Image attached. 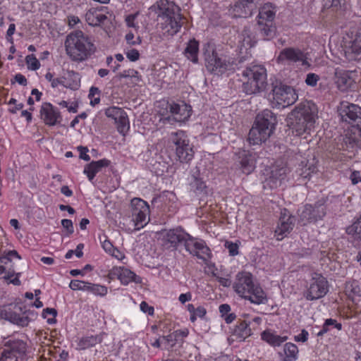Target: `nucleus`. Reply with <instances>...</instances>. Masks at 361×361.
I'll list each match as a JSON object with an SVG mask.
<instances>
[{
    "mask_svg": "<svg viewBox=\"0 0 361 361\" xmlns=\"http://www.w3.org/2000/svg\"><path fill=\"white\" fill-rule=\"evenodd\" d=\"M295 217L287 209L281 211L279 221L275 230V236L278 240H283L293 229Z\"/></svg>",
    "mask_w": 361,
    "mask_h": 361,
    "instance_id": "nucleus-20",
    "label": "nucleus"
},
{
    "mask_svg": "<svg viewBox=\"0 0 361 361\" xmlns=\"http://www.w3.org/2000/svg\"><path fill=\"white\" fill-rule=\"evenodd\" d=\"M299 221L302 223L303 225L307 223L314 222L312 218V213L310 210V204H305L302 209L298 210Z\"/></svg>",
    "mask_w": 361,
    "mask_h": 361,
    "instance_id": "nucleus-41",
    "label": "nucleus"
},
{
    "mask_svg": "<svg viewBox=\"0 0 361 361\" xmlns=\"http://www.w3.org/2000/svg\"><path fill=\"white\" fill-rule=\"evenodd\" d=\"M119 280L123 285H128L130 282L141 283L142 278L136 275L131 270L121 267Z\"/></svg>",
    "mask_w": 361,
    "mask_h": 361,
    "instance_id": "nucleus-38",
    "label": "nucleus"
},
{
    "mask_svg": "<svg viewBox=\"0 0 361 361\" xmlns=\"http://www.w3.org/2000/svg\"><path fill=\"white\" fill-rule=\"evenodd\" d=\"M62 226L67 231L68 235H71L74 232L73 222L70 219H63L61 221Z\"/></svg>",
    "mask_w": 361,
    "mask_h": 361,
    "instance_id": "nucleus-55",
    "label": "nucleus"
},
{
    "mask_svg": "<svg viewBox=\"0 0 361 361\" xmlns=\"http://www.w3.org/2000/svg\"><path fill=\"white\" fill-rule=\"evenodd\" d=\"M308 54L298 48L287 47L283 49L276 57V62L280 64L300 63L302 66H310L308 62Z\"/></svg>",
    "mask_w": 361,
    "mask_h": 361,
    "instance_id": "nucleus-11",
    "label": "nucleus"
},
{
    "mask_svg": "<svg viewBox=\"0 0 361 361\" xmlns=\"http://www.w3.org/2000/svg\"><path fill=\"white\" fill-rule=\"evenodd\" d=\"M219 312L222 317L228 314L231 311V307L228 304H222L219 307Z\"/></svg>",
    "mask_w": 361,
    "mask_h": 361,
    "instance_id": "nucleus-64",
    "label": "nucleus"
},
{
    "mask_svg": "<svg viewBox=\"0 0 361 361\" xmlns=\"http://www.w3.org/2000/svg\"><path fill=\"white\" fill-rule=\"evenodd\" d=\"M185 250L191 255L203 260L208 262L212 257L209 247L203 240H198L190 235L185 245Z\"/></svg>",
    "mask_w": 361,
    "mask_h": 361,
    "instance_id": "nucleus-18",
    "label": "nucleus"
},
{
    "mask_svg": "<svg viewBox=\"0 0 361 361\" xmlns=\"http://www.w3.org/2000/svg\"><path fill=\"white\" fill-rule=\"evenodd\" d=\"M21 273H16L14 269H9L3 279L8 283H12L14 286H20L21 282L19 279Z\"/></svg>",
    "mask_w": 361,
    "mask_h": 361,
    "instance_id": "nucleus-42",
    "label": "nucleus"
},
{
    "mask_svg": "<svg viewBox=\"0 0 361 361\" xmlns=\"http://www.w3.org/2000/svg\"><path fill=\"white\" fill-rule=\"evenodd\" d=\"M103 337L101 334L99 335H91L82 337L78 343L80 349L85 350L87 348L93 347L97 343H102Z\"/></svg>",
    "mask_w": 361,
    "mask_h": 361,
    "instance_id": "nucleus-39",
    "label": "nucleus"
},
{
    "mask_svg": "<svg viewBox=\"0 0 361 361\" xmlns=\"http://www.w3.org/2000/svg\"><path fill=\"white\" fill-rule=\"evenodd\" d=\"M341 204L340 198L336 196L322 197L314 204H310L312 218L314 222L322 219L326 214L327 209L336 211Z\"/></svg>",
    "mask_w": 361,
    "mask_h": 361,
    "instance_id": "nucleus-12",
    "label": "nucleus"
},
{
    "mask_svg": "<svg viewBox=\"0 0 361 361\" xmlns=\"http://www.w3.org/2000/svg\"><path fill=\"white\" fill-rule=\"evenodd\" d=\"M90 284L91 283L84 281L71 280L69 287L73 290H83L89 292Z\"/></svg>",
    "mask_w": 361,
    "mask_h": 361,
    "instance_id": "nucleus-44",
    "label": "nucleus"
},
{
    "mask_svg": "<svg viewBox=\"0 0 361 361\" xmlns=\"http://www.w3.org/2000/svg\"><path fill=\"white\" fill-rule=\"evenodd\" d=\"M133 221L136 230H140L147 225V217L149 214V207L147 202L140 198H133L130 202Z\"/></svg>",
    "mask_w": 361,
    "mask_h": 361,
    "instance_id": "nucleus-15",
    "label": "nucleus"
},
{
    "mask_svg": "<svg viewBox=\"0 0 361 361\" xmlns=\"http://www.w3.org/2000/svg\"><path fill=\"white\" fill-rule=\"evenodd\" d=\"M207 314L206 309L202 306H198L192 315H190V319L192 322H195L197 317L203 319Z\"/></svg>",
    "mask_w": 361,
    "mask_h": 361,
    "instance_id": "nucleus-51",
    "label": "nucleus"
},
{
    "mask_svg": "<svg viewBox=\"0 0 361 361\" xmlns=\"http://www.w3.org/2000/svg\"><path fill=\"white\" fill-rule=\"evenodd\" d=\"M261 0H238L230 11L235 18H247L257 9Z\"/></svg>",
    "mask_w": 361,
    "mask_h": 361,
    "instance_id": "nucleus-22",
    "label": "nucleus"
},
{
    "mask_svg": "<svg viewBox=\"0 0 361 361\" xmlns=\"http://www.w3.org/2000/svg\"><path fill=\"white\" fill-rule=\"evenodd\" d=\"M335 82L337 85L338 88L341 91L344 92L346 91L348 88L351 87L354 80L348 71L341 68H336Z\"/></svg>",
    "mask_w": 361,
    "mask_h": 361,
    "instance_id": "nucleus-25",
    "label": "nucleus"
},
{
    "mask_svg": "<svg viewBox=\"0 0 361 361\" xmlns=\"http://www.w3.org/2000/svg\"><path fill=\"white\" fill-rule=\"evenodd\" d=\"M255 30L257 37L262 40H270L276 33V27L274 23H257Z\"/></svg>",
    "mask_w": 361,
    "mask_h": 361,
    "instance_id": "nucleus-26",
    "label": "nucleus"
},
{
    "mask_svg": "<svg viewBox=\"0 0 361 361\" xmlns=\"http://www.w3.org/2000/svg\"><path fill=\"white\" fill-rule=\"evenodd\" d=\"M298 348L290 342L286 343L283 351L279 352L278 355L281 361H295L298 358Z\"/></svg>",
    "mask_w": 361,
    "mask_h": 361,
    "instance_id": "nucleus-32",
    "label": "nucleus"
},
{
    "mask_svg": "<svg viewBox=\"0 0 361 361\" xmlns=\"http://www.w3.org/2000/svg\"><path fill=\"white\" fill-rule=\"evenodd\" d=\"M78 150L80 152V159L87 161L90 160V157L87 154L88 152L87 147L79 146L78 147Z\"/></svg>",
    "mask_w": 361,
    "mask_h": 361,
    "instance_id": "nucleus-57",
    "label": "nucleus"
},
{
    "mask_svg": "<svg viewBox=\"0 0 361 361\" xmlns=\"http://www.w3.org/2000/svg\"><path fill=\"white\" fill-rule=\"evenodd\" d=\"M171 116L162 118L164 123H173V122H184L191 116L192 108L185 103L181 104L172 103L169 104Z\"/></svg>",
    "mask_w": 361,
    "mask_h": 361,
    "instance_id": "nucleus-19",
    "label": "nucleus"
},
{
    "mask_svg": "<svg viewBox=\"0 0 361 361\" xmlns=\"http://www.w3.org/2000/svg\"><path fill=\"white\" fill-rule=\"evenodd\" d=\"M276 13V6L271 3H266L259 8L257 23H274Z\"/></svg>",
    "mask_w": 361,
    "mask_h": 361,
    "instance_id": "nucleus-28",
    "label": "nucleus"
},
{
    "mask_svg": "<svg viewBox=\"0 0 361 361\" xmlns=\"http://www.w3.org/2000/svg\"><path fill=\"white\" fill-rule=\"evenodd\" d=\"M212 276L216 277L220 285L224 287H229L231 285V281L229 279L219 276L214 272H212Z\"/></svg>",
    "mask_w": 361,
    "mask_h": 361,
    "instance_id": "nucleus-59",
    "label": "nucleus"
},
{
    "mask_svg": "<svg viewBox=\"0 0 361 361\" xmlns=\"http://www.w3.org/2000/svg\"><path fill=\"white\" fill-rule=\"evenodd\" d=\"M243 76L247 78L242 85V90L247 94L263 91L267 85V71L262 66L254 65L243 71Z\"/></svg>",
    "mask_w": 361,
    "mask_h": 361,
    "instance_id": "nucleus-7",
    "label": "nucleus"
},
{
    "mask_svg": "<svg viewBox=\"0 0 361 361\" xmlns=\"http://www.w3.org/2000/svg\"><path fill=\"white\" fill-rule=\"evenodd\" d=\"M233 289L239 296L253 304H265L268 300L263 289L254 283L252 275L250 272L240 271L236 274Z\"/></svg>",
    "mask_w": 361,
    "mask_h": 361,
    "instance_id": "nucleus-4",
    "label": "nucleus"
},
{
    "mask_svg": "<svg viewBox=\"0 0 361 361\" xmlns=\"http://www.w3.org/2000/svg\"><path fill=\"white\" fill-rule=\"evenodd\" d=\"M5 318L10 322L22 327L27 326L30 322V319L28 316L24 314L21 315L13 312H6Z\"/></svg>",
    "mask_w": 361,
    "mask_h": 361,
    "instance_id": "nucleus-40",
    "label": "nucleus"
},
{
    "mask_svg": "<svg viewBox=\"0 0 361 361\" xmlns=\"http://www.w3.org/2000/svg\"><path fill=\"white\" fill-rule=\"evenodd\" d=\"M25 61L29 69L36 71L40 67V63L34 54L27 55Z\"/></svg>",
    "mask_w": 361,
    "mask_h": 361,
    "instance_id": "nucleus-50",
    "label": "nucleus"
},
{
    "mask_svg": "<svg viewBox=\"0 0 361 361\" xmlns=\"http://www.w3.org/2000/svg\"><path fill=\"white\" fill-rule=\"evenodd\" d=\"M189 238H190V235L186 233L181 227L170 229L166 231L163 235V246L166 249H171L172 250H177L181 245H183L185 247Z\"/></svg>",
    "mask_w": 361,
    "mask_h": 361,
    "instance_id": "nucleus-16",
    "label": "nucleus"
},
{
    "mask_svg": "<svg viewBox=\"0 0 361 361\" xmlns=\"http://www.w3.org/2000/svg\"><path fill=\"white\" fill-rule=\"evenodd\" d=\"M149 10L160 18L159 25L164 35L173 36L180 29L182 26L180 8L173 1H157L149 7Z\"/></svg>",
    "mask_w": 361,
    "mask_h": 361,
    "instance_id": "nucleus-1",
    "label": "nucleus"
},
{
    "mask_svg": "<svg viewBox=\"0 0 361 361\" xmlns=\"http://www.w3.org/2000/svg\"><path fill=\"white\" fill-rule=\"evenodd\" d=\"M205 67L212 74L221 75L228 71H233V61L223 54H219L212 43L204 44L202 48Z\"/></svg>",
    "mask_w": 361,
    "mask_h": 361,
    "instance_id": "nucleus-6",
    "label": "nucleus"
},
{
    "mask_svg": "<svg viewBox=\"0 0 361 361\" xmlns=\"http://www.w3.org/2000/svg\"><path fill=\"white\" fill-rule=\"evenodd\" d=\"M66 88L77 90L80 87L81 75L74 71H68L64 76Z\"/></svg>",
    "mask_w": 361,
    "mask_h": 361,
    "instance_id": "nucleus-36",
    "label": "nucleus"
},
{
    "mask_svg": "<svg viewBox=\"0 0 361 361\" xmlns=\"http://www.w3.org/2000/svg\"><path fill=\"white\" fill-rule=\"evenodd\" d=\"M39 117L46 126H54L59 124L62 116L59 109L49 102L42 103L39 109Z\"/></svg>",
    "mask_w": 361,
    "mask_h": 361,
    "instance_id": "nucleus-23",
    "label": "nucleus"
},
{
    "mask_svg": "<svg viewBox=\"0 0 361 361\" xmlns=\"http://www.w3.org/2000/svg\"><path fill=\"white\" fill-rule=\"evenodd\" d=\"M57 315V311L54 308H46L43 310L42 316L44 318H47V323L49 324H54L56 322V317Z\"/></svg>",
    "mask_w": 361,
    "mask_h": 361,
    "instance_id": "nucleus-46",
    "label": "nucleus"
},
{
    "mask_svg": "<svg viewBox=\"0 0 361 361\" xmlns=\"http://www.w3.org/2000/svg\"><path fill=\"white\" fill-rule=\"evenodd\" d=\"M105 115L114 120L118 131L123 135L129 130L130 125L126 112L118 106H110L105 110Z\"/></svg>",
    "mask_w": 361,
    "mask_h": 361,
    "instance_id": "nucleus-21",
    "label": "nucleus"
},
{
    "mask_svg": "<svg viewBox=\"0 0 361 361\" xmlns=\"http://www.w3.org/2000/svg\"><path fill=\"white\" fill-rule=\"evenodd\" d=\"M317 171V168L312 163H305L302 161L299 167L297 169L295 173L297 176L300 177L302 179H310L312 173H315Z\"/></svg>",
    "mask_w": 361,
    "mask_h": 361,
    "instance_id": "nucleus-37",
    "label": "nucleus"
},
{
    "mask_svg": "<svg viewBox=\"0 0 361 361\" xmlns=\"http://www.w3.org/2000/svg\"><path fill=\"white\" fill-rule=\"evenodd\" d=\"M140 310L144 312L147 313L149 315L154 314V307L148 305V303L145 301H142L140 305Z\"/></svg>",
    "mask_w": 361,
    "mask_h": 361,
    "instance_id": "nucleus-56",
    "label": "nucleus"
},
{
    "mask_svg": "<svg viewBox=\"0 0 361 361\" xmlns=\"http://www.w3.org/2000/svg\"><path fill=\"white\" fill-rule=\"evenodd\" d=\"M188 335V331L187 329L185 330H177L175 331L173 334V336L174 337L176 341H178L179 338H185Z\"/></svg>",
    "mask_w": 361,
    "mask_h": 361,
    "instance_id": "nucleus-63",
    "label": "nucleus"
},
{
    "mask_svg": "<svg viewBox=\"0 0 361 361\" xmlns=\"http://www.w3.org/2000/svg\"><path fill=\"white\" fill-rule=\"evenodd\" d=\"M121 267H114L109 272L108 276L110 279L118 278L119 279Z\"/></svg>",
    "mask_w": 361,
    "mask_h": 361,
    "instance_id": "nucleus-60",
    "label": "nucleus"
},
{
    "mask_svg": "<svg viewBox=\"0 0 361 361\" xmlns=\"http://www.w3.org/2000/svg\"><path fill=\"white\" fill-rule=\"evenodd\" d=\"M261 339L273 348L279 347L288 340L287 336L278 335L271 329H266L261 333Z\"/></svg>",
    "mask_w": 361,
    "mask_h": 361,
    "instance_id": "nucleus-29",
    "label": "nucleus"
},
{
    "mask_svg": "<svg viewBox=\"0 0 361 361\" xmlns=\"http://www.w3.org/2000/svg\"><path fill=\"white\" fill-rule=\"evenodd\" d=\"M225 247L228 249L231 256H235L238 254V245L230 241H226Z\"/></svg>",
    "mask_w": 361,
    "mask_h": 361,
    "instance_id": "nucleus-53",
    "label": "nucleus"
},
{
    "mask_svg": "<svg viewBox=\"0 0 361 361\" xmlns=\"http://www.w3.org/2000/svg\"><path fill=\"white\" fill-rule=\"evenodd\" d=\"M199 42L195 39H190L184 50L185 56L193 63H198Z\"/></svg>",
    "mask_w": 361,
    "mask_h": 361,
    "instance_id": "nucleus-35",
    "label": "nucleus"
},
{
    "mask_svg": "<svg viewBox=\"0 0 361 361\" xmlns=\"http://www.w3.org/2000/svg\"><path fill=\"white\" fill-rule=\"evenodd\" d=\"M13 257L19 259H21V257L16 250H9L6 253H4V255L0 256V263L7 264L8 262H11Z\"/></svg>",
    "mask_w": 361,
    "mask_h": 361,
    "instance_id": "nucleus-49",
    "label": "nucleus"
},
{
    "mask_svg": "<svg viewBox=\"0 0 361 361\" xmlns=\"http://www.w3.org/2000/svg\"><path fill=\"white\" fill-rule=\"evenodd\" d=\"M287 171V168L281 165H273L269 169H266V177L262 182L263 188H276L285 179Z\"/></svg>",
    "mask_w": 361,
    "mask_h": 361,
    "instance_id": "nucleus-17",
    "label": "nucleus"
},
{
    "mask_svg": "<svg viewBox=\"0 0 361 361\" xmlns=\"http://www.w3.org/2000/svg\"><path fill=\"white\" fill-rule=\"evenodd\" d=\"M65 49L71 61L78 63L87 60L96 51L91 37L81 30L73 31L66 36Z\"/></svg>",
    "mask_w": 361,
    "mask_h": 361,
    "instance_id": "nucleus-3",
    "label": "nucleus"
},
{
    "mask_svg": "<svg viewBox=\"0 0 361 361\" xmlns=\"http://www.w3.org/2000/svg\"><path fill=\"white\" fill-rule=\"evenodd\" d=\"M111 161L107 159H102L98 161H92L86 164L83 173L87 175L90 181H92L96 174L102 171V168L108 167Z\"/></svg>",
    "mask_w": 361,
    "mask_h": 361,
    "instance_id": "nucleus-27",
    "label": "nucleus"
},
{
    "mask_svg": "<svg viewBox=\"0 0 361 361\" xmlns=\"http://www.w3.org/2000/svg\"><path fill=\"white\" fill-rule=\"evenodd\" d=\"M271 92L273 102L283 108L292 105L298 98V94L292 87L281 82L274 85Z\"/></svg>",
    "mask_w": 361,
    "mask_h": 361,
    "instance_id": "nucleus-10",
    "label": "nucleus"
},
{
    "mask_svg": "<svg viewBox=\"0 0 361 361\" xmlns=\"http://www.w3.org/2000/svg\"><path fill=\"white\" fill-rule=\"evenodd\" d=\"M190 190L197 195H207V185L202 179L200 177V172L195 171L191 175L189 182Z\"/></svg>",
    "mask_w": 361,
    "mask_h": 361,
    "instance_id": "nucleus-31",
    "label": "nucleus"
},
{
    "mask_svg": "<svg viewBox=\"0 0 361 361\" xmlns=\"http://www.w3.org/2000/svg\"><path fill=\"white\" fill-rule=\"evenodd\" d=\"M276 123V117L271 110L264 109L259 113L249 132L250 143L259 145L264 142L273 133Z\"/></svg>",
    "mask_w": 361,
    "mask_h": 361,
    "instance_id": "nucleus-5",
    "label": "nucleus"
},
{
    "mask_svg": "<svg viewBox=\"0 0 361 361\" xmlns=\"http://www.w3.org/2000/svg\"><path fill=\"white\" fill-rule=\"evenodd\" d=\"M89 292L93 293L95 295L103 297L107 294L108 290L107 288L104 286L91 283Z\"/></svg>",
    "mask_w": 361,
    "mask_h": 361,
    "instance_id": "nucleus-45",
    "label": "nucleus"
},
{
    "mask_svg": "<svg viewBox=\"0 0 361 361\" xmlns=\"http://www.w3.org/2000/svg\"><path fill=\"white\" fill-rule=\"evenodd\" d=\"M251 334L252 330L245 321L238 322L232 331V336L238 341H245Z\"/></svg>",
    "mask_w": 361,
    "mask_h": 361,
    "instance_id": "nucleus-33",
    "label": "nucleus"
},
{
    "mask_svg": "<svg viewBox=\"0 0 361 361\" xmlns=\"http://www.w3.org/2000/svg\"><path fill=\"white\" fill-rule=\"evenodd\" d=\"M349 49L351 53L355 54V55L361 54V34L355 35V39L351 42Z\"/></svg>",
    "mask_w": 361,
    "mask_h": 361,
    "instance_id": "nucleus-47",
    "label": "nucleus"
},
{
    "mask_svg": "<svg viewBox=\"0 0 361 361\" xmlns=\"http://www.w3.org/2000/svg\"><path fill=\"white\" fill-rule=\"evenodd\" d=\"M134 35L133 32H129L126 35V39L129 44L136 45L141 43V39L140 37L137 38V40H133Z\"/></svg>",
    "mask_w": 361,
    "mask_h": 361,
    "instance_id": "nucleus-61",
    "label": "nucleus"
},
{
    "mask_svg": "<svg viewBox=\"0 0 361 361\" xmlns=\"http://www.w3.org/2000/svg\"><path fill=\"white\" fill-rule=\"evenodd\" d=\"M127 58L131 61H136L140 59V53L135 49H131L126 52Z\"/></svg>",
    "mask_w": 361,
    "mask_h": 361,
    "instance_id": "nucleus-54",
    "label": "nucleus"
},
{
    "mask_svg": "<svg viewBox=\"0 0 361 361\" xmlns=\"http://www.w3.org/2000/svg\"><path fill=\"white\" fill-rule=\"evenodd\" d=\"M328 290L326 279L320 274L314 273L310 279V286L304 296L307 300H314L323 298Z\"/></svg>",
    "mask_w": 361,
    "mask_h": 361,
    "instance_id": "nucleus-14",
    "label": "nucleus"
},
{
    "mask_svg": "<svg viewBox=\"0 0 361 361\" xmlns=\"http://www.w3.org/2000/svg\"><path fill=\"white\" fill-rule=\"evenodd\" d=\"M308 336H309V334H308L307 331H306L305 329H302L300 334L295 336L294 340L296 342L305 343L307 341Z\"/></svg>",
    "mask_w": 361,
    "mask_h": 361,
    "instance_id": "nucleus-58",
    "label": "nucleus"
},
{
    "mask_svg": "<svg viewBox=\"0 0 361 361\" xmlns=\"http://www.w3.org/2000/svg\"><path fill=\"white\" fill-rule=\"evenodd\" d=\"M318 109L311 101L298 104L288 114V126L297 136L310 133L317 118Z\"/></svg>",
    "mask_w": 361,
    "mask_h": 361,
    "instance_id": "nucleus-2",
    "label": "nucleus"
},
{
    "mask_svg": "<svg viewBox=\"0 0 361 361\" xmlns=\"http://www.w3.org/2000/svg\"><path fill=\"white\" fill-rule=\"evenodd\" d=\"M338 114L343 121L361 132V107L348 102H342L338 107Z\"/></svg>",
    "mask_w": 361,
    "mask_h": 361,
    "instance_id": "nucleus-13",
    "label": "nucleus"
},
{
    "mask_svg": "<svg viewBox=\"0 0 361 361\" xmlns=\"http://www.w3.org/2000/svg\"><path fill=\"white\" fill-rule=\"evenodd\" d=\"M236 156L241 171L246 175L250 174L255 169V154L248 150L242 149L239 150Z\"/></svg>",
    "mask_w": 361,
    "mask_h": 361,
    "instance_id": "nucleus-24",
    "label": "nucleus"
},
{
    "mask_svg": "<svg viewBox=\"0 0 361 361\" xmlns=\"http://www.w3.org/2000/svg\"><path fill=\"white\" fill-rule=\"evenodd\" d=\"M106 18L105 13H99V8H91L85 13V20L91 26H97Z\"/></svg>",
    "mask_w": 361,
    "mask_h": 361,
    "instance_id": "nucleus-34",
    "label": "nucleus"
},
{
    "mask_svg": "<svg viewBox=\"0 0 361 361\" xmlns=\"http://www.w3.org/2000/svg\"><path fill=\"white\" fill-rule=\"evenodd\" d=\"M119 78H133L135 79V82H140L141 80V76L138 71L134 69L124 70L118 75Z\"/></svg>",
    "mask_w": 361,
    "mask_h": 361,
    "instance_id": "nucleus-48",
    "label": "nucleus"
},
{
    "mask_svg": "<svg viewBox=\"0 0 361 361\" xmlns=\"http://www.w3.org/2000/svg\"><path fill=\"white\" fill-rule=\"evenodd\" d=\"M27 347L23 340L8 336L0 348V361H26Z\"/></svg>",
    "mask_w": 361,
    "mask_h": 361,
    "instance_id": "nucleus-8",
    "label": "nucleus"
},
{
    "mask_svg": "<svg viewBox=\"0 0 361 361\" xmlns=\"http://www.w3.org/2000/svg\"><path fill=\"white\" fill-rule=\"evenodd\" d=\"M345 233L353 242L361 243V214L345 228Z\"/></svg>",
    "mask_w": 361,
    "mask_h": 361,
    "instance_id": "nucleus-30",
    "label": "nucleus"
},
{
    "mask_svg": "<svg viewBox=\"0 0 361 361\" xmlns=\"http://www.w3.org/2000/svg\"><path fill=\"white\" fill-rule=\"evenodd\" d=\"M343 140L347 145H349L350 147H353L357 143L356 137L352 136L351 135H345Z\"/></svg>",
    "mask_w": 361,
    "mask_h": 361,
    "instance_id": "nucleus-62",
    "label": "nucleus"
},
{
    "mask_svg": "<svg viewBox=\"0 0 361 361\" xmlns=\"http://www.w3.org/2000/svg\"><path fill=\"white\" fill-rule=\"evenodd\" d=\"M334 326L338 330L342 329V324L341 323H338L336 319H327L325 320L322 329L317 333L318 336H322L324 334L327 333L329 330V326Z\"/></svg>",
    "mask_w": 361,
    "mask_h": 361,
    "instance_id": "nucleus-43",
    "label": "nucleus"
},
{
    "mask_svg": "<svg viewBox=\"0 0 361 361\" xmlns=\"http://www.w3.org/2000/svg\"><path fill=\"white\" fill-rule=\"evenodd\" d=\"M319 80V76L315 73H310L307 75L305 82L307 85L315 87Z\"/></svg>",
    "mask_w": 361,
    "mask_h": 361,
    "instance_id": "nucleus-52",
    "label": "nucleus"
},
{
    "mask_svg": "<svg viewBox=\"0 0 361 361\" xmlns=\"http://www.w3.org/2000/svg\"><path fill=\"white\" fill-rule=\"evenodd\" d=\"M172 147L176 152L177 159L180 162H188L194 157V151L186 133L183 130L171 133L170 136Z\"/></svg>",
    "mask_w": 361,
    "mask_h": 361,
    "instance_id": "nucleus-9",
    "label": "nucleus"
}]
</instances>
